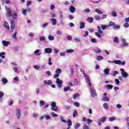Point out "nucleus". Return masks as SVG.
Returning <instances> with one entry per match:
<instances>
[{"label": "nucleus", "mask_w": 129, "mask_h": 129, "mask_svg": "<svg viewBox=\"0 0 129 129\" xmlns=\"http://www.w3.org/2000/svg\"><path fill=\"white\" fill-rule=\"evenodd\" d=\"M89 126H88V125H85L83 127V129H89Z\"/></svg>", "instance_id": "64"}, {"label": "nucleus", "mask_w": 129, "mask_h": 129, "mask_svg": "<svg viewBox=\"0 0 129 129\" xmlns=\"http://www.w3.org/2000/svg\"><path fill=\"white\" fill-rule=\"evenodd\" d=\"M49 25V24L47 22L45 23L44 24L42 25L43 28H46Z\"/></svg>", "instance_id": "56"}, {"label": "nucleus", "mask_w": 129, "mask_h": 129, "mask_svg": "<svg viewBox=\"0 0 129 129\" xmlns=\"http://www.w3.org/2000/svg\"><path fill=\"white\" fill-rule=\"evenodd\" d=\"M5 55H6V52H2L0 53V57H2V59H5V58H6Z\"/></svg>", "instance_id": "21"}, {"label": "nucleus", "mask_w": 129, "mask_h": 129, "mask_svg": "<svg viewBox=\"0 0 129 129\" xmlns=\"http://www.w3.org/2000/svg\"><path fill=\"white\" fill-rule=\"evenodd\" d=\"M16 115L18 119H20V118H21V115H22V113H21V109H17L16 110Z\"/></svg>", "instance_id": "6"}, {"label": "nucleus", "mask_w": 129, "mask_h": 129, "mask_svg": "<svg viewBox=\"0 0 129 129\" xmlns=\"http://www.w3.org/2000/svg\"><path fill=\"white\" fill-rule=\"evenodd\" d=\"M95 52L96 54H97L98 53H100V52H101V50H100L99 48H97V49L95 50Z\"/></svg>", "instance_id": "44"}, {"label": "nucleus", "mask_w": 129, "mask_h": 129, "mask_svg": "<svg viewBox=\"0 0 129 129\" xmlns=\"http://www.w3.org/2000/svg\"><path fill=\"white\" fill-rule=\"evenodd\" d=\"M71 90V86H68V87L63 88V90H64V92H67V91H69V90Z\"/></svg>", "instance_id": "16"}, {"label": "nucleus", "mask_w": 129, "mask_h": 129, "mask_svg": "<svg viewBox=\"0 0 129 129\" xmlns=\"http://www.w3.org/2000/svg\"><path fill=\"white\" fill-rule=\"evenodd\" d=\"M97 29H98V33H100V34L103 33V32L101 31V28H100V26H98Z\"/></svg>", "instance_id": "35"}, {"label": "nucleus", "mask_w": 129, "mask_h": 129, "mask_svg": "<svg viewBox=\"0 0 129 129\" xmlns=\"http://www.w3.org/2000/svg\"><path fill=\"white\" fill-rule=\"evenodd\" d=\"M95 11L96 12V13H97V14H103V12L102 11H100L98 9H96L95 10Z\"/></svg>", "instance_id": "24"}, {"label": "nucleus", "mask_w": 129, "mask_h": 129, "mask_svg": "<svg viewBox=\"0 0 129 129\" xmlns=\"http://www.w3.org/2000/svg\"><path fill=\"white\" fill-rule=\"evenodd\" d=\"M104 73H105V74H106V75H108V74H109V69H105L103 71Z\"/></svg>", "instance_id": "20"}, {"label": "nucleus", "mask_w": 129, "mask_h": 129, "mask_svg": "<svg viewBox=\"0 0 129 129\" xmlns=\"http://www.w3.org/2000/svg\"><path fill=\"white\" fill-rule=\"evenodd\" d=\"M103 107H104L105 109H107L108 108V104L106 103H104Z\"/></svg>", "instance_id": "39"}, {"label": "nucleus", "mask_w": 129, "mask_h": 129, "mask_svg": "<svg viewBox=\"0 0 129 129\" xmlns=\"http://www.w3.org/2000/svg\"><path fill=\"white\" fill-rule=\"evenodd\" d=\"M68 127H71L72 126V121L71 120V119H68Z\"/></svg>", "instance_id": "19"}, {"label": "nucleus", "mask_w": 129, "mask_h": 129, "mask_svg": "<svg viewBox=\"0 0 129 129\" xmlns=\"http://www.w3.org/2000/svg\"><path fill=\"white\" fill-rule=\"evenodd\" d=\"M45 53L46 54H50V53H52V48H46L44 49Z\"/></svg>", "instance_id": "7"}, {"label": "nucleus", "mask_w": 129, "mask_h": 129, "mask_svg": "<svg viewBox=\"0 0 129 129\" xmlns=\"http://www.w3.org/2000/svg\"><path fill=\"white\" fill-rule=\"evenodd\" d=\"M85 28V23L83 22H80V29H84Z\"/></svg>", "instance_id": "14"}, {"label": "nucleus", "mask_w": 129, "mask_h": 129, "mask_svg": "<svg viewBox=\"0 0 129 129\" xmlns=\"http://www.w3.org/2000/svg\"><path fill=\"white\" fill-rule=\"evenodd\" d=\"M115 82L117 85H118V84H119V80L117 79H115Z\"/></svg>", "instance_id": "54"}, {"label": "nucleus", "mask_w": 129, "mask_h": 129, "mask_svg": "<svg viewBox=\"0 0 129 129\" xmlns=\"http://www.w3.org/2000/svg\"><path fill=\"white\" fill-rule=\"evenodd\" d=\"M15 28H16V22H15L14 20H12L11 21V30H10L9 31V32H10V33H13L14 30H15Z\"/></svg>", "instance_id": "1"}, {"label": "nucleus", "mask_w": 129, "mask_h": 129, "mask_svg": "<svg viewBox=\"0 0 129 129\" xmlns=\"http://www.w3.org/2000/svg\"><path fill=\"white\" fill-rule=\"evenodd\" d=\"M13 19L14 20H17V19H18V14H17V11H16L14 12V13L13 15Z\"/></svg>", "instance_id": "13"}, {"label": "nucleus", "mask_w": 129, "mask_h": 129, "mask_svg": "<svg viewBox=\"0 0 129 129\" xmlns=\"http://www.w3.org/2000/svg\"><path fill=\"white\" fill-rule=\"evenodd\" d=\"M113 62L115 63V64H118L119 65H120L121 60H113Z\"/></svg>", "instance_id": "37"}, {"label": "nucleus", "mask_w": 129, "mask_h": 129, "mask_svg": "<svg viewBox=\"0 0 129 129\" xmlns=\"http://www.w3.org/2000/svg\"><path fill=\"white\" fill-rule=\"evenodd\" d=\"M69 10L71 12V13H72V14H73L74 13H75V11H76V9H75V7L71 6L70 7Z\"/></svg>", "instance_id": "8"}, {"label": "nucleus", "mask_w": 129, "mask_h": 129, "mask_svg": "<svg viewBox=\"0 0 129 129\" xmlns=\"http://www.w3.org/2000/svg\"><path fill=\"white\" fill-rule=\"evenodd\" d=\"M51 115L52 117H58V114L54 113V112H51Z\"/></svg>", "instance_id": "38"}, {"label": "nucleus", "mask_w": 129, "mask_h": 129, "mask_svg": "<svg viewBox=\"0 0 129 129\" xmlns=\"http://www.w3.org/2000/svg\"><path fill=\"white\" fill-rule=\"evenodd\" d=\"M109 26H110V27H113V26H115V23L112 21H110L109 23Z\"/></svg>", "instance_id": "31"}, {"label": "nucleus", "mask_w": 129, "mask_h": 129, "mask_svg": "<svg viewBox=\"0 0 129 129\" xmlns=\"http://www.w3.org/2000/svg\"><path fill=\"white\" fill-rule=\"evenodd\" d=\"M7 15L9 18H11L12 17V10L7 11Z\"/></svg>", "instance_id": "26"}, {"label": "nucleus", "mask_w": 129, "mask_h": 129, "mask_svg": "<svg viewBox=\"0 0 129 129\" xmlns=\"http://www.w3.org/2000/svg\"><path fill=\"white\" fill-rule=\"evenodd\" d=\"M67 39L68 40H69V41H72V36L71 35H68L67 36Z\"/></svg>", "instance_id": "48"}, {"label": "nucleus", "mask_w": 129, "mask_h": 129, "mask_svg": "<svg viewBox=\"0 0 129 129\" xmlns=\"http://www.w3.org/2000/svg\"><path fill=\"white\" fill-rule=\"evenodd\" d=\"M124 28H128V27H129L128 23H124Z\"/></svg>", "instance_id": "60"}, {"label": "nucleus", "mask_w": 129, "mask_h": 129, "mask_svg": "<svg viewBox=\"0 0 129 129\" xmlns=\"http://www.w3.org/2000/svg\"><path fill=\"white\" fill-rule=\"evenodd\" d=\"M87 122H88V124H89L90 123H91V122H93V121L92 120L87 119Z\"/></svg>", "instance_id": "59"}, {"label": "nucleus", "mask_w": 129, "mask_h": 129, "mask_svg": "<svg viewBox=\"0 0 129 129\" xmlns=\"http://www.w3.org/2000/svg\"><path fill=\"white\" fill-rule=\"evenodd\" d=\"M51 106H52L51 109L53 111H57L58 110V108H56V103L52 102L51 103Z\"/></svg>", "instance_id": "5"}, {"label": "nucleus", "mask_w": 129, "mask_h": 129, "mask_svg": "<svg viewBox=\"0 0 129 129\" xmlns=\"http://www.w3.org/2000/svg\"><path fill=\"white\" fill-rule=\"evenodd\" d=\"M39 40L40 41H45L46 38H45V37L44 36H42L39 38Z\"/></svg>", "instance_id": "46"}, {"label": "nucleus", "mask_w": 129, "mask_h": 129, "mask_svg": "<svg viewBox=\"0 0 129 129\" xmlns=\"http://www.w3.org/2000/svg\"><path fill=\"white\" fill-rule=\"evenodd\" d=\"M2 82L4 84H6V83H8V80L6 78H3L2 79Z\"/></svg>", "instance_id": "28"}, {"label": "nucleus", "mask_w": 129, "mask_h": 129, "mask_svg": "<svg viewBox=\"0 0 129 129\" xmlns=\"http://www.w3.org/2000/svg\"><path fill=\"white\" fill-rule=\"evenodd\" d=\"M54 52L55 54H58L60 52V51L56 48L54 49Z\"/></svg>", "instance_id": "55"}, {"label": "nucleus", "mask_w": 129, "mask_h": 129, "mask_svg": "<svg viewBox=\"0 0 129 129\" xmlns=\"http://www.w3.org/2000/svg\"><path fill=\"white\" fill-rule=\"evenodd\" d=\"M102 30H105L106 29V25H102L101 27Z\"/></svg>", "instance_id": "63"}, {"label": "nucleus", "mask_w": 129, "mask_h": 129, "mask_svg": "<svg viewBox=\"0 0 129 129\" xmlns=\"http://www.w3.org/2000/svg\"><path fill=\"white\" fill-rule=\"evenodd\" d=\"M12 37L15 40L17 39V31L15 32L14 34L12 35Z\"/></svg>", "instance_id": "41"}, {"label": "nucleus", "mask_w": 129, "mask_h": 129, "mask_svg": "<svg viewBox=\"0 0 129 129\" xmlns=\"http://www.w3.org/2000/svg\"><path fill=\"white\" fill-rule=\"evenodd\" d=\"M113 28L115 29V30H118V29H119V26L114 25Z\"/></svg>", "instance_id": "57"}, {"label": "nucleus", "mask_w": 129, "mask_h": 129, "mask_svg": "<svg viewBox=\"0 0 129 129\" xmlns=\"http://www.w3.org/2000/svg\"><path fill=\"white\" fill-rule=\"evenodd\" d=\"M55 73L56 74H60V73H62V70L60 69H57L55 71Z\"/></svg>", "instance_id": "32"}, {"label": "nucleus", "mask_w": 129, "mask_h": 129, "mask_svg": "<svg viewBox=\"0 0 129 129\" xmlns=\"http://www.w3.org/2000/svg\"><path fill=\"white\" fill-rule=\"evenodd\" d=\"M106 87L108 89H112V88H113V86L110 84H108L107 85Z\"/></svg>", "instance_id": "34"}, {"label": "nucleus", "mask_w": 129, "mask_h": 129, "mask_svg": "<svg viewBox=\"0 0 129 129\" xmlns=\"http://www.w3.org/2000/svg\"><path fill=\"white\" fill-rule=\"evenodd\" d=\"M3 45L7 47V46H8V45H10V41H3Z\"/></svg>", "instance_id": "18"}, {"label": "nucleus", "mask_w": 129, "mask_h": 129, "mask_svg": "<svg viewBox=\"0 0 129 129\" xmlns=\"http://www.w3.org/2000/svg\"><path fill=\"white\" fill-rule=\"evenodd\" d=\"M56 83H57L59 88H62V85L63 84V81L62 80H60V79L57 78L56 79Z\"/></svg>", "instance_id": "4"}, {"label": "nucleus", "mask_w": 129, "mask_h": 129, "mask_svg": "<svg viewBox=\"0 0 129 129\" xmlns=\"http://www.w3.org/2000/svg\"><path fill=\"white\" fill-rule=\"evenodd\" d=\"M115 117H111L109 118V121H113V120H115Z\"/></svg>", "instance_id": "47"}, {"label": "nucleus", "mask_w": 129, "mask_h": 129, "mask_svg": "<svg viewBox=\"0 0 129 129\" xmlns=\"http://www.w3.org/2000/svg\"><path fill=\"white\" fill-rule=\"evenodd\" d=\"M77 114H78V112L77 111H75L73 113V115L74 117H75L76 116H77Z\"/></svg>", "instance_id": "40"}, {"label": "nucleus", "mask_w": 129, "mask_h": 129, "mask_svg": "<svg viewBox=\"0 0 129 129\" xmlns=\"http://www.w3.org/2000/svg\"><path fill=\"white\" fill-rule=\"evenodd\" d=\"M80 96V95L79 94L76 93L74 95L73 98L74 99H76V98H77V97H78V96Z\"/></svg>", "instance_id": "36"}, {"label": "nucleus", "mask_w": 129, "mask_h": 129, "mask_svg": "<svg viewBox=\"0 0 129 129\" xmlns=\"http://www.w3.org/2000/svg\"><path fill=\"white\" fill-rule=\"evenodd\" d=\"M107 118L106 116H103L101 118H100L99 119V120L101 122H104V121H105V120H106Z\"/></svg>", "instance_id": "15"}, {"label": "nucleus", "mask_w": 129, "mask_h": 129, "mask_svg": "<svg viewBox=\"0 0 129 129\" xmlns=\"http://www.w3.org/2000/svg\"><path fill=\"white\" fill-rule=\"evenodd\" d=\"M103 100L106 101H109V99H108V97L106 96H104L103 97Z\"/></svg>", "instance_id": "53"}, {"label": "nucleus", "mask_w": 129, "mask_h": 129, "mask_svg": "<svg viewBox=\"0 0 129 129\" xmlns=\"http://www.w3.org/2000/svg\"><path fill=\"white\" fill-rule=\"evenodd\" d=\"M111 16H112V17H117V14H116V12H115V11H112L111 13Z\"/></svg>", "instance_id": "33"}, {"label": "nucleus", "mask_w": 129, "mask_h": 129, "mask_svg": "<svg viewBox=\"0 0 129 129\" xmlns=\"http://www.w3.org/2000/svg\"><path fill=\"white\" fill-rule=\"evenodd\" d=\"M91 42H92V43H96V42H97V40L95 38H93L91 39Z\"/></svg>", "instance_id": "52"}, {"label": "nucleus", "mask_w": 129, "mask_h": 129, "mask_svg": "<svg viewBox=\"0 0 129 129\" xmlns=\"http://www.w3.org/2000/svg\"><path fill=\"white\" fill-rule=\"evenodd\" d=\"M4 95V92L0 91V98H2V97H3Z\"/></svg>", "instance_id": "61"}, {"label": "nucleus", "mask_w": 129, "mask_h": 129, "mask_svg": "<svg viewBox=\"0 0 129 129\" xmlns=\"http://www.w3.org/2000/svg\"><path fill=\"white\" fill-rule=\"evenodd\" d=\"M58 77H59V74H55L53 76V78H54L55 79H57V78H58Z\"/></svg>", "instance_id": "50"}, {"label": "nucleus", "mask_w": 129, "mask_h": 129, "mask_svg": "<svg viewBox=\"0 0 129 129\" xmlns=\"http://www.w3.org/2000/svg\"><path fill=\"white\" fill-rule=\"evenodd\" d=\"M73 52H74V50H73L72 49H70L67 50V53H72Z\"/></svg>", "instance_id": "42"}, {"label": "nucleus", "mask_w": 129, "mask_h": 129, "mask_svg": "<svg viewBox=\"0 0 129 129\" xmlns=\"http://www.w3.org/2000/svg\"><path fill=\"white\" fill-rule=\"evenodd\" d=\"M50 21L52 22L53 26H56V24H57V19L51 18Z\"/></svg>", "instance_id": "11"}, {"label": "nucleus", "mask_w": 129, "mask_h": 129, "mask_svg": "<svg viewBox=\"0 0 129 129\" xmlns=\"http://www.w3.org/2000/svg\"><path fill=\"white\" fill-rule=\"evenodd\" d=\"M97 60L98 61H101V60H103V56H97Z\"/></svg>", "instance_id": "27"}, {"label": "nucleus", "mask_w": 129, "mask_h": 129, "mask_svg": "<svg viewBox=\"0 0 129 129\" xmlns=\"http://www.w3.org/2000/svg\"><path fill=\"white\" fill-rule=\"evenodd\" d=\"M55 37H54V36H53V35H49L48 36V39L49 40V41H53V40H54Z\"/></svg>", "instance_id": "29"}, {"label": "nucleus", "mask_w": 129, "mask_h": 129, "mask_svg": "<svg viewBox=\"0 0 129 129\" xmlns=\"http://www.w3.org/2000/svg\"><path fill=\"white\" fill-rule=\"evenodd\" d=\"M81 124L80 123H77L75 125V129H78L80 127Z\"/></svg>", "instance_id": "23"}, {"label": "nucleus", "mask_w": 129, "mask_h": 129, "mask_svg": "<svg viewBox=\"0 0 129 129\" xmlns=\"http://www.w3.org/2000/svg\"><path fill=\"white\" fill-rule=\"evenodd\" d=\"M90 91L93 97H95V96H96V95H97V94L96 93V90H94V89H93V88H92L91 86H90Z\"/></svg>", "instance_id": "3"}, {"label": "nucleus", "mask_w": 129, "mask_h": 129, "mask_svg": "<svg viewBox=\"0 0 129 129\" xmlns=\"http://www.w3.org/2000/svg\"><path fill=\"white\" fill-rule=\"evenodd\" d=\"M34 68L35 69H36V70H39V69L40 68V67L39 66H34Z\"/></svg>", "instance_id": "62"}, {"label": "nucleus", "mask_w": 129, "mask_h": 129, "mask_svg": "<svg viewBox=\"0 0 129 129\" xmlns=\"http://www.w3.org/2000/svg\"><path fill=\"white\" fill-rule=\"evenodd\" d=\"M114 43H118V38L117 37H115L114 38Z\"/></svg>", "instance_id": "45"}, {"label": "nucleus", "mask_w": 129, "mask_h": 129, "mask_svg": "<svg viewBox=\"0 0 129 129\" xmlns=\"http://www.w3.org/2000/svg\"><path fill=\"white\" fill-rule=\"evenodd\" d=\"M84 11L85 13H90V9L87 8L85 9Z\"/></svg>", "instance_id": "58"}, {"label": "nucleus", "mask_w": 129, "mask_h": 129, "mask_svg": "<svg viewBox=\"0 0 129 129\" xmlns=\"http://www.w3.org/2000/svg\"><path fill=\"white\" fill-rule=\"evenodd\" d=\"M94 19L96 21H99V20H101V18H100V17L98 16H95L94 17Z\"/></svg>", "instance_id": "30"}, {"label": "nucleus", "mask_w": 129, "mask_h": 129, "mask_svg": "<svg viewBox=\"0 0 129 129\" xmlns=\"http://www.w3.org/2000/svg\"><path fill=\"white\" fill-rule=\"evenodd\" d=\"M74 105H75V106H77V107H79L80 104L78 102H76L74 103Z\"/></svg>", "instance_id": "51"}, {"label": "nucleus", "mask_w": 129, "mask_h": 129, "mask_svg": "<svg viewBox=\"0 0 129 129\" xmlns=\"http://www.w3.org/2000/svg\"><path fill=\"white\" fill-rule=\"evenodd\" d=\"M85 78L86 79V80L88 81V84L90 86H91V82H90V79L89 78V77L87 75L85 76Z\"/></svg>", "instance_id": "12"}, {"label": "nucleus", "mask_w": 129, "mask_h": 129, "mask_svg": "<svg viewBox=\"0 0 129 129\" xmlns=\"http://www.w3.org/2000/svg\"><path fill=\"white\" fill-rule=\"evenodd\" d=\"M43 105H45V102L43 100H41L40 102V106H43Z\"/></svg>", "instance_id": "43"}, {"label": "nucleus", "mask_w": 129, "mask_h": 129, "mask_svg": "<svg viewBox=\"0 0 129 129\" xmlns=\"http://www.w3.org/2000/svg\"><path fill=\"white\" fill-rule=\"evenodd\" d=\"M87 21L88 22H89V23H93V21H94V19H93V18H88L87 19Z\"/></svg>", "instance_id": "25"}, {"label": "nucleus", "mask_w": 129, "mask_h": 129, "mask_svg": "<svg viewBox=\"0 0 129 129\" xmlns=\"http://www.w3.org/2000/svg\"><path fill=\"white\" fill-rule=\"evenodd\" d=\"M44 84L51 85L52 84V81L51 80H44Z\"/></svg>", "instance_id": "10"}, {"label": "nucleus", "mask_w": 129, "mask_h": 129, "mask_svg": "<svg viewBox=\"0 0 129 129\" xmlns=\"http://www.w3.org/2000/svg\"><path fill=\"white\" fill-rule=\"evenodd\" d=\"M106 18H107V15L103 14L102 15V17L101 18V20H103L104 19H106Z\"/></svg>", "instance_id": "49"}, {"label": "nucleus", "mask_w": 129, "mask_h": 129, "mask_svg": "<svg viewBox=\"0 0 129 129\" xmlns=\"http://www.w3.org/2000/svg\"><path fill=\"white\" fill-rule=\"evenodd\" d=\"M95 35L96 36H97V37H98V38H99V39H101V34L102 33H100L99 32H95Z\"/></svg>", "instance_id": "22"}, {"label": "nucleus", "mask_w": 129, "mask_h": 129, "mask_svg": "<svg viewBox=\"0 0 129 129\" xmlns=\"http://www.w3.org/2000/svg\"><path fill=\"white\" fill-rule=\"evenodd\" d=\"M4 27L8 30V31H10V25H9V23L6 22L4 23Z\"/></svg>", "instance_id": "9"}, {"label": "nucleus", "mask_w": 129, "mask_h": 129, "mask_svg": "<svg viewBox=\"0 0 129 129\" xmlns=\"http://www.w3.org/2000/svg\"><path fill=\"white\" fill-rule=\"evenodd\" d=\"M34 54H35L36 56H40L42 53H40V49H37L34 51Z\"/></svg>", "instance_id": "17"}, {"label": "nucleus", "mask_w": 129, "mask_h": 129, "mask_svg": "<svg viewBox=\"0 0 129 129\" xmlns=\"http://www.w3.org/2000/svg\"><path fill=\"white\" fill-rule=\"evenodd\" d=\"M120 71H121V74L124 78L128 77V74L124 71V69L121 68L120 69Z\"/></svg>", "instance_id": "2"}]
</instances>
